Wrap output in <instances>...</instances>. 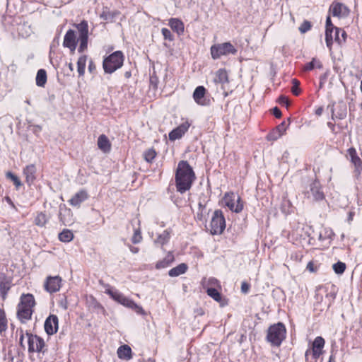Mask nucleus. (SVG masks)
Returning a JSON list of instances; mask_svg holds the SVG:
<instances>
[{
    "mask_svg": "<svg viewBox=\"0 0 362 362\" xmlns=\"http://www.w3.org/2000/svg\"><path fill=\"white\" fill-rule=\"evenodd\" d=\"M41 130H42L41 126H40V125H34L33 126V131L35 134H37V133L40 132Z\"/></svg>",
    "mask_w": 362,
    "mask_h": 362,
    "instance_id": "55",
    "label": "nucleus"
},
{
    "mask_svg": "<svg viewBox=\"0 0 362 362\" xmlns=\"http://www.w3.org/2000/svg\"><path fill=\"white\" fill-rule=\"evenodd\" d=\"M279 103L281 104V105H285L286 106H288L289 105V101H288V98H286V96L284 95H281L279 98Z\"/></svg>",
    "mask_w": 362,
    "mask_h": 362,
    "instance_id": "49",
    "label": "nucleus"
},
{
    "mask_svg": "<svg viewBox=\"0 0 362 362\" xmlns=\"http://www.w3.org/2000/svg\"><path fill=\"white\" fill-rule=\"evenodd\" d=\"M325 239V238L322 237V235L321 233H320L319 235V240H323Z\"/></svg>",
    "mask_w": 362,
    "mask_h": 362,
    "instance_id": "64",
    "label": "nucleus"
},
{
    "mask_svg": "<svg viewBox=\"0 0 362 362\" xmlns=\"http://www.w3.org/2000/svg\"><path fill=\"white\" fill-rule=\"evenodd\" d=\"M36 85L39 87H44L47 82V73L45 69L38 70L36 76Z\"/></svg>",
    "mask_w": 362,
    "mask_h": 362,
    "instance_id": "31",
    "label": "nucleus"
},
{
    "mask_svg": "<svg viewBox=\"0 0 362 362\" xmlns=\"http://www.w3.org/2000/svg\"><path fill=\"white\" fill-rule=\"evenodd\" d=\"M334 28L330 16H327L326 19L325 41L327 47L329 49H331L333 44L332 33L334 32Z\"/></svg>",
    "mask_w": 362,
    "mask_h": 362,
    "instance_id": "19",
    "label": "nucleus"
},
{
    "mask_svg": "<svg viewBox=\"0 0 362 362\" xmlns=\"http://www.w3.org/2000/svg\"><path fill=\"white\" fill-rule=\"evenodd\" d=\"M118 13L116 11H110L108 9H104L102 13L100 15V18L107 21H112L114 18L117 16Z\"/></svg>",
    "mask_w": 362,
    "mask_h": 362,
    "instance_id": "33",
    "label": "nucleus"
},
{
    "mask_svg": "<svg viewBox=\"0 0 362 362\" xmlns=\"http://www.w3.org/2000/svg\"><path fill=\"white\" fill-rule=\"evenodd\" d=\"M292 83H293V86H292V88H291L292 93L295 95H298L300 94V89L299 88L300 82L298 80H296V79H293L292 80Z\"/></svg>",
    "mask_w": 362,
    "mask_h": 362,
    "instance_id": "45",
    "label": "nucleus"
},
{
    "mask_svg": "<svg viewBox=\"0 0 362 362\" xmlns=\"http://www.w3.org/2000/svg\"><path fill=\"white\" fill-rule=\"evenodd\" d=\"M189 127L190 123L188 121H185L169 133V139L175 141L180 139L187 132Z\"/></svg>",
    "mask_w": 362,
    "mask_h": 362,
    "instance_id": "14",
    "label": "nucleus"
},
{
    "mask_svg": "<svg viewBox=\"0 0 362 362\" xmlns=\"http://www.w3.org/2000/svg\"><path fill=\"white\" fill-rule=\"evenodd\" d=\"M214 81L216 83H221V84L228 83V77L227 71L223 69H218L216 72L215 77L214 78Z\"/></svg>",
    "mask_w": 362,
    "mask_h": 362,
    "instance_id": "30",
    "label": "nucleus"
},
{
    "mask_svg": "<svg viewBox=\"0 0 362 362\" xmlns=\"http://www.w3.org/2000/svg\"><path fill=\"white\" fill-rule=\"evenodd\" d=\"M305 194L308 198L312 199L315 201L322 200L325 198V195L321 191L320 184L317 180L310 183L309 189L307 190Z\"/></svg>",
    "mask_w": 362,
    "mask_h": 362,
    "instance_id": "11",
    "label": "nucleus"
},
{
    "mask_svg": "<svg viewBox=\"0 0 362 362\" xmlns=\"http://www.w3.org/2000/svg\"><path fill=\"white\" fill-rule=\"evenodd\" d=\"M328 108L330 107L332 113V119H334V117L343 119L346 116V106L344 103H340L338 105L339 111L337 115L334 114V109L333 105H328Z\"/></svg>",
    "mask_w": 362,
    "mask_h": 362,
    "instance_id": "21",
    "label": "nucleus"
},
{
    "mask_svg": "<svg viewBox=\"0 0 362 362\" xmlns=\"http://www.w3.org/2000/svg\"><path fill=\"white\" fill-rule=\"evenodd\" d=\"M142 240V236L141 234V231L139 229H136L134 230V235L132 238V241L134 244H137L140 243Z\"/></svg>",
    "mask_w": 362,
    "mask_h": 362,
    "instance_id": "44",
    "label": "nucleus"
},
{
    "mask_svg": "<svg viewBox=\"0 0 362 362\" xmlns=\"http://www.w3.org/2000/svg\"><path fill=\"white\" fill-rule=\"evenodd\" d=\"M74 238L73 233L69 229H64L60 233H59V239L60 241L64 243H69Z\"/></svg>",
    "mask_w": 362,
    "mask_h": 362,
    "instance_id": "32",
    "label": "nucleus"
},
{
    "mask_svg": "<svg viewBox=\"0 0 362 362\" xmlns=\"http://www.w3.org/2000/svg\"><path fill=\"white\" fill-rule=\"evenodd\" d=\"M10 289V286L7 282H0V293L3 298H6V296Z\"/></svg>",
    "mask_w": 362,
    "mask_h": 362,
    "instance_id": "42",
    "label": "nucleus"
},
{
    "mask_svg": "<svg viewBox=\"0 0 362 362\" xmlns=\"http://www.w3.org/2000/svg\"><path fill=\"white\" fill-rule=\"evenodd\" d=\"M327 126L332 132H334L335 126L332 122H327Z\"/></svg>",
    "mask_w": 362,
    "mask_h": 362,
    "instance_id": "56",
    "label": "nucleus"
},
{
    "mask_svg": "<svg viewBox=\"0 0 362 362\" xmlns=\"http://www.w3.org/2000/svg\"><path fill=\"white\" fill-rule=\"evenodd\" d=\"M62 279L59 276H49L45 283V288L49 293H54L61 287Z\"/></svg>",
    "mask_w": 362,
    "mask_h": 362,
    "instance_id": "15",
    "label": "nucleus"
},
{
    "mask_svg": "<svg viewBox=\"0 0 362 362\" xmlns=\"http://www.w3.org/2000/svg\"><path fill=\"white\" fill-rule=\"evenodd\" d=\"M315 67H317L318 69H322V64L320 61L316 60V59L313 58L310 62L305 64V66L304 67V70L305 71H310V70L313 69Z\"/></svg>",
    "mask_w": 362,
    "mask_h": 362,
    "instance_id": "37",
    "label": "nucleus"
},
{
    "mask_svg": "<svg viewBox=\"0 0 362 362\" xmlns=\"http://www.w3.org/2000/svg\"><path fill=\"white\" fill-rule=\"evenodd\" d=\"M272 113L276 118H280L281 117V112L277 107L272 109Z\"/></svg>",
    "mask_w": 362,
    "mask_h": 362,
    "instance_id": "51",
    "label": "nucleus"
},
{
    "mask_svg": "<svg viewBox=\"0 0 362 362\" xmlns=\"http://www.w3.org/2000/svg\"><path fill=\"white\" fill-rule=\"evenodd\" d=\"M311 28V24L309 21H305L299 27L301 33H305Z\"/></svg>",
    "mask_w": 362,
    "mask_h": 362,
    "instance_id": "46",
    "label": "nucleus"
},
{
    "mask_svg": "<svg viewBox=\"0 0 362 362\" xmlns=\"http://www.w3.org/2000/svg\"><path fill=\"white\" fill-rule=\"evenodd\" d=\"M199 208L200 211H202L204 209V206L201 202H199Z\"/></svg>",
    "mask_w": 362,
    "mask_h": 362,
    "instance_id": "60",
    "label": "nucleus"
},
{
    "mask_svg": "<svg viewBox=\"0 0 362 362\" xmlns=\"http://www.w3.org/2000/svg\"><path fill=\"white\" fill-rule=\"evenodd\" d=\"M144 159L147 162L150 163L156 157V153L155 150H153L152 148H150V149H148V150H147L146 151L144 152Z\"/></svg>",
    "mask_w": 362,
    "mask_h": 362,
    "instance_id": "41",
    "label": "nucleus"
},
{
    "mask_svg": "<svg viewBox=\"0 0 362 362\" xmlns=\"http://www.w3.org/2000/svg\"><path fill=\"white\" fill-rule=\"evenodd\" d=\"M325 341L322 337H317L313 343L312 347L313 358L317 360L320 355L322 354V349L325 346Z\"/></svg>",
    "mask_w": 362,
    "mask_h": 362,
    "instance_id": "18",
    "label": "nucleus"
},
{
    "mask_svg": "<svg viewBox=\"0 0 362 362\" xmlns=\"http://www.w3.org/2000/svg\"><path fill=\"white\" fill-rule=\"evenodd\" d=\"M340 32H341V29L337 27L334 28V32L332 33L333 42H336V35L338 34V36H339Z\"/></svg>",
    "mask_w": 362,
    "mask_h": 362,
    "instance_id": "53",
    "label": "nucleus"
},
{
    "mask_svg": "<svg viewBox=\"0 0 362 362\" xmlns=\"http://www.w3.org/2000/svg\"><path fill=\"white\" fill-rule=\"evenodd\" d=\"M88 197L86 190L81 189L76 192L69 201V204L73 206H79L80 204L86 201Z\"/></svg>",
    "mask_w": 362,
    "mask_h": 362,
    "instance_id": "20",
    "label": "nucleus"
},
{
    "mask_svg": "<svg viewBox=\"0 0 362 362\" xmlns=\"http://www.w3.org/2000/svg\"><path fill=\"white\" fill-rule=\"evenodd\" d=\"M346 156L354 166V176L358 178L362 173V160L357 155L355 148H349Z\"/></svg>",
    "mask_w": 362,
    "mask_h": 362,
    "instance_id": "9",
    "label": "nucleus"
},
{
    "mask_svg": "<svg viewBox=\"0 0 362 362\" xmlns=\"http://www.w3.org/2000/svg\"><path fill=\"white\" fill-rule=\"evenodd\" d=\"M207 294L211 297L214 300H215L217 302H220L221 300V296L220 293L214 288H209L206 290Z\"/></svg>",
    "mask_w": 362,
    "mask_h": 362,
    "instance_id": "38",
    "label": "nucleus"
},
{
    "mask_svg": "<svg viewBox=\"0 0 362 362\" xmlns=\"http://www.w3.org/2000/svg\"><path fill=\"white\" fill-rule=\"evenodd\" d=\"M29 352H42L45 346L44 340L37 335L27 332Z\"/></svg>",
    "mask_w": 362,
    "mask_h": 362,
    "instance_id": "10",
    "label": "nucleus"
},
{
    "mask_svg": "<svg viewBox=\"0 0 362 362\" xmlns=\"http://www.w3.org/2000/svg\"><path fill=\"white\" fill-rule=\"evenodd\" d=\"M47 217L45 214L40 212L37 214L35 218V223L37 226L43 227L47 222Z\"/></svg>",
    "mask_w": 362,
    "mask_h": 362,
    "instance_id": "36",
    "label": "nucleus"
},
{
    "mask_svg": "<svg viewBox=\"0 0 362 362\" xmlns=\"http://www.w3.org/2000/svg\"><path fill=\"white\" fill-rule=\"evenodd\" d=\"M6 177L13 181L16 188H18L22 185V183L19 178L11 172L6 173Z\"/></svg>",
    "mask_w": 362,
    "mask_h": 362,
    "instance_id": "40",
    "label": "nucleus"
},
{
    "mask_svg": "<svg viewBox=\"0 0 362 362\" xmlns=\"http://www.w3.org/2000/svg\"><path fill=\"white\" fill-rule=\"evenodd\" d=\"M223 204L235 213L240 212L243 209V202L240 197L236 196L233 192H227L223 199Z\"/></svg>",
    "mask_w": 362,
    "mask_h": 362,
    "instance_id": "8",
    "label": "nucleus"
},
{
    "mask_svg": "<svg viewBox=\"0 0 362 362\" xmlns=\"http://www.w3.org/2000/svg\"><path fill=\"white\" fill-rule=\"evenodd\" d=\"M174 255L171 252H169L167 255L160 261H158L156 264L157 269H163L170 266L174 261Z\"/></svg>",
    "mask_w": 362,
    "mask_h": 362,
    "instance_id": "28",
    "label": "nucleus"
},
{
    "mask_svg": "<svg viewBox=\"0 0 362 362\" xmlns=\"http://www.w3.org/2000/svg\"><path fill=\"white\" fill-rule=\"evenodd\" d=\"M205 95L206 88L202 86H199L195 88L193 93V98L198 105L208 106L210 105L211 100Z\"/></svg>",
    "mask_w": 362,
    "mask_h": 362,
    "instance_id": "12",
    "label": "nucleus"
},
{
    "mask_svg": "<svg viewBox=\"0 0 362 362\" xmlns=\"http://www.w3.org/2000/svg\"><path fill=\"white\" fill-rule=\"evenodd\" d=\"M202 211H201L200 213H197V217L199 219H202Z\"/></svg>",
    "mask_w": 362,
    "mask_h": 362,
    "instance_id": "63",
    "label": "nucleus"
},
{
    "mask_svg": "<svg viewBox=\"0 0 362 362\" xmlns=\"http://www.w3.org/2000/svg\"><path fill=\"white\" fill-rule=\"evenodd\" d=\"M130 250L133 253H137L139 252V248L136 247H131Z\"/></svg>",
    "mask_w": 362,
    "mask_h": 362,
    "instance_id": "58",
    "label": "nucleus"
},
{
    "mask_svg": "<svg viewBox=\"0 0 362 362\" xmlns=\"http://www.w3.org/2000/svg\"><path fill=\"white\" fill-rule=\"evenodd\" d=\"M323 112V108L322 107H318L316 110H315V114L317 115H321L322 113Z\"/></svg>",
    "mask_w": 362,
    "mask_h": 362,
    "instance_id": "57",
    "label": "nucleus"
},
{
    "mask_svg": "<svg viewBox=\"0 0 362 362\" xmlns=\"http://www.w3.org/2000/svg\"><path fill=\"white\" fill-rule=\"evenodd\" d=\"M329 12L333 16L340 18L346 16L349 13V10L346 6L341 3H333L329 8Z\"/></svg>",
    "mask_w": 362,
    "mask_h": 362,
    "instance_id": "17",
    "label": "nucleus"
},
{
    "mask_svg": "<svg viewBox=\"0 0 362 362\" xmlns=\"http://www.w3.org/2000/svg\"><path fill=\"white\" fill-rule=\"evenodd\" d=\"M107 294L110 296V297L114 299L117 303L121 305L129 308L130 304L132 302V300L124 296L122 293L118 291L117 290H114L112 288H107L105 291Z\"/></svg>",
    "mask_w": 362,
    "mask_h": 362,
    "instance_id": "13",
    "label": "nucleus"
},
{
    "mask_svg": "<svg viewBox=\"0 0 362 362\" xmlns=\"http://www.w3.org/2000/svg\"><path fill=\"white\" fill-rule=\"evenodd\" d=\"M8 328V320L5 311L0 308V334L6 331Z\"/></svg>",
    "mask_w": 362,
    "mask_h": 362,
    "instance_id": "34",
    "label": "nucleus"
},
{
    "mask_svg": "<svg viewBox=\"0 0 362 362\" xmlns=\"http://www.w3.org/2000/svg\"><path fill=\"white\" fill-rule=\"evenodd\" d=\"M35 304V299L31 294H23L17 306V317L22 322L25 323L31 319L33 313V307Z\"/></svg>",
    "mask_w": 362,
    "mask_h": 362,
    "instance_id": "3",
    "label": "nucleus"
},
{
    "mask_svg": "<svg viewBox=\"0 0 362 362\" xmlns=\"http://www.w3.org/2000/svg\"><path fill=\"white\" fill-rule=\"evenodd\" d=\"M286 330L284 324L279 322L269 327L267 339L272 345L279 346L286 338Z\"/></svg>",
    "mask_w": 362,
    "mask_h": 362,
    "instance_id": "4",
    "label": "nucleus"
},
{
    "mask_svg": "<svg viewBox=\"0 0 362 362\" xmlns=\"http://www.w3.org/2000/svg\"><path fill=\"white\" fill-rule=\"evenodd\" d=\"M36 168L33 164L27 165L23 170L26 182L30 185L35 180Z\"/></svg>",
    "mask_w": 362,
    "mask_h": 362,
    "instance_id": "23",
    "label": "nucleus"
},
{
    "mask_svg": "<svg viewBox=\"0 0 362 362\" xmlns=\"http://www.w3.org/2000/svg\"><path fill=\"white\" fill-rule=\"evenodd\" d=\"M171 29L178 35H182L185 30L184 23L177 18H171L169 21Z\"/></svg>",
    "mask_w": 362,
    "mask_h": 362,
    "instance_id": "25",
    "label": "nucleus"
},
{
    "mask_svg": "<svg viewBox=\"0 0 362 362\" xmlns=\"http://www.w3.org/2000/svg\"><path fill=\"white\" fill-rule=\"evenodd\" d=\"M129 308H131V309L134 310L136 313H137L139 314H141V315H146V312L142 308V307H141L140 305H137L133 300H132V303L130 304Z\"/></svg>",
    "mask_w": 362,
    "mask_h": 362,
    "instance_id": "43",
    "label": "nucleus"
},
{
    "mask_svg": "<svg viewBox=\"0 0 362 362\" xmlns=\"http://www.w3.org/2000/svg\"><path fill=\"white\" fill-rule=\"evenodd\" d=\"M310 353V350L308 349L306 351H305V360L307 361L308 360V354Z\"/></svg>",
    "mask_w": 362,
    "mask_h": 362,
    "instance_id": "62",
    "label": "nucleus"
},
{
    "mask_svg": "<svg viewBox=\"0 0 362 362\" xmlns=\"http://www.w3.org/2000/svg\"><path fill=\"white\" fill-rule=\"evenodd\" d=\"M188 267L185 263H181L177 267L171 269L168 272V274L171 277L178 276L181 274H185L187 271Z\"/></svg>",
    "mask_w": 362,
    "mask_h": 362,
    "instance_id": "29",
    "label": "nucleus"
},
{
    "mask_svg": "<svg viewBox=\"0 0 362 362\" xmlns=\"http://www.w3.org/2000/svg\"><path fill=\"white\" fill-rule=\"evenodd\" d=\"M76 28L78 32V38L77 39L74 30H69L64 35L63 45L70 49L74 53L79 42L80 45L78 49V52H83L88 47V25L86 21H81L76 25Z\"/></svg>",
    "mask_w": 362,
    "mask_h": 362,
    "instance_id": "1",
    "label": "nucleus"
},
{
    "mask_svg": "<svg viewBox=\"0 0 362 362\" xmlns=\"http://www.w3.org/2000/svg\"><path fill=\"white\" fill-rule=\"evenodd\" d=\"M117 356L121 359L129 360L132 358V349L128 345H122L117 349Z\"/></svg>",
    "mask_w": 362,
    "mask_h": 362,
    "instance_id": "27",
    "label": "nucleus"
},
{
    "mask_svg": "<svg viewBox=\"0 0 362 362\" xmlns=\"http://www.w3.org/2000/svg\"><path fill=\"white\" fill-rule=\"evenodd\" d=\"M58 317L57 315H50L45 322V330L49 335H52L57 332Z\"/></svg>",
    "mask_w": 362,
    "mask_h": 362,
    "instance_id": "16",
    "label": "nucleus"
},
{
    "mask_svg": "<svg viewBox=\"0 0 362 362\" xmlns=\"http://www.w3.org/2000/svg\"><path fill=\"white\" fill-rule=\"evenodd\" d=\"M211 233L213 235L221 234L226 228V221L223 212L216 210L211 221Z\"/></svg>",
    "mask_w": 362,
    "mask_h": 362,
    "instance_id": "7",
    "label": "nucleus"
},
{
    "mask_svg": "<svg viewBox=\"0 0 362 362\" xmlns=\"http://www.w3.org/2000/svg\"><path fill=\"white\" fill-rule=\"evenodd\" d=\"M332 268L337 274H341L346 269V264L342 262H338L333 264Z\"/></svg>",
    "mask_w": 362,
    "mask_h": 362,
    "instance_id": "39",
    "label": "nucleus"
},
{
    "mask_svg": "<svg viewBox=\"0 0 362 362\" xmlns=\"http://www.w3.org/2000/svg\"><path fill=\"white\" fill-rule=\"evenodd\" d=\"M87 57L83 55L79 57L77 62V68L79 76H83L85 72Z\"/></svg>",
    "mask_w": 362,
    "mask_h": 362,
    "instance_id": "35",
    "label": "nucleus"
},
{
    "mask_svg": "<svg viewBox=\"0 0 362 362\" xmlns=\"http://www.w3.org/2000/svg\"><path fill=\"white\" fill-rule=\"evenodd\" d=\"M249 285L246 283V282H243L242 283V285H241V291L243 292V293H247L249 290Z\"/></svg>",
    "mask_w": 362,
    "mask_h": 362,
    "instance_id": "54",
    "label": "nucleus"
},
{
    "mask_svg": "<svg viewBox=\"0 0 362 362\" xmlns=\"http://www.w3.org/2000/svg\"><path fill=\"white\" fill-rule=\"evenodd\" d=\"M334 356L333 354H332L329 357V362H334Z\"/></svg>",
    "mask_w": 362,
    "mask_h": 362,
    "instance_id": "61",
    "label": "nucleus"
},
{
    "mask_svg": "<svg viewBox=\"0 0 362 362\" xmlns=\"http://www.w3.org/2000/svg\"><path fill=\"white\" fill-rule=\"evenodd\" d=\"M162 35L165 40H168L170 41L173 40V36L170 32V30L168 28H163L161 30Z\"/></svg>",
    "mask_w": 362,
    "mask_h": 362,
    "instance_id": "47",
    "label": "nucleus"
},
{
    "mask_svg": "<svg viewBox=\"0 0 362 362\" xmlns=\"http://www.w3.org/2000/svg\"><path fill=\"white\" fill-rule=\"evenodd\" d=\"M346 39V33L344 30H341V32H340L339 36H338V34L336 35V42H337L339 45H341V43L344 42Z\"/></svg>",
    "mask_w": 362,
    "mask_h": 362,
    "instance_id": "48",
    "label": "nucleus"
},
{
    "mask_svg": "<svg viewBox=\"0 0 362 362\" xmlns=\"http://www.w3.org/2000/svg\"><path fill=\"white\" fill-rule=\"evenodd\" d=\"M20 332V337H19V344L20 345L22 346V347H24V344H23V339H24V334H23V329H17L16 332Z\"/></svg>",
    "mask_w": 362,
    "mask_h": 362,
    "instance_id": "50",
    "label": "nucleus"
},
{
    "mask_svg": "<svg viewBox=\"0 0 362 362\" xmlns=\"http://www.w3.org/2000/svg\"><path fill=\"white\" fill-rule=\"evenodd\" d=\"M286 130V125L285 122H283L276 127V129L274 132L269 134L267 136V139L269 140L275 141L278 139L279 137H281L283 134H284Z\"/></svg>",
    "mask_w": 362,
    "mask_h": 362,
    "instance_id": "22",
    "label": "nucleus"
},
{
    "mask_svg": "<svg viewBox=\"0 0 362 362\" xmlns=\"http://www.w3.org/2000/svg\"><path fill=\"white\" fill-rule=\"evenodd\" d=\"M210 50L214 59H218L221 56L235 55L238 52L237 49L229 42L215 44L211 47Z\"/></svg>",
    "mask_w": 362,
    "mask_h": 362,
    "instance_id": "6",
    "label": "nucleus"
},
{
    "mask_svg": "<svg viewBox=\"0 0 362 362\" xmlns=\"http://www.w3.org/2000/svg\"><path fill=\"white\" fill-rule=\"evenodd\" d=\"M194 179V173L187 161H180L175 173L177 191L181 194L188 191L191 188Z\"/></svg>",
    "mask_w": 362,
    "mask_h": 362,
    "instance_id": "2",
    "label": "nucleus"
},
{
    "mask_svg": "<svg viewBox=\"0 0 362 362\" xmlns=\"http://www.w3.org/2000/svg\"><path fill=\"white\" fill-rule=\"evenodd\" d=\"M124 56L122 52L117 51L111 54L103 61V69L105 73L112 74L123 64Z\"/></svg>",
    "mask_w": 362,
    "mask_h": 362,
    "instance_id": "5",
    "label": "nucleus"
},
{
    "mask_svg": "<svg viewBox=\"0 0 362 362\" xmlns=\"http://www.w3.org/2000/svg\"><path fill=\"white\" fill-rule=\"evenodd\" d=\"M6 199L7 202H8L9 204H11L13 207H14V204H13V202L11 201V199L8 197H7L6 198Z\"/></svg>",
    "mask_w": 362,
    "mask_h": 362,
    "instance_id": "59",
    "label": "nucleus"
},
{
    "mask_svg": "<svg viewBox=\"0 0 362 362\" xmlns=\"http://www.w3.org/2000/svg\"><path fill=\"white\" fill-rule=\"evenodd\" d=\"M98 146L104 153H107L111 149V144L105 134H101L98 139Z\"/></svg>",
    "mask_w": 362,
    "mask_h": 362,
    "instance_id": "24",
    "label": "nucleus"
},
{
    "mask_svg": "<svg viewBox=\"0 0 362 362\" xmlns=\"http://www.w3.org/2000/svg\"><path fill=\"white\" fill-rule=\"evenodd\" d=\"M170 229L165 230L162 233L159 234L154 240L156 245L163 246L168 243L170 238Z\"/></svg>",
    "mask_w": 362,
    "mask_h": 362,
    "instance_id": "26",
    "label": "nucleus"
},
{
    "mask_svg": "<svg viewBox=\"0 0 362 362\" xmlns=\"http://www.w3.org/2000/svg\"><path fill=\"white\" fill-rule=\"evenodd\" d=\"M306 269L309 270L310 272H316L317 269L315 267L313 262H309L307 264Z\"/></svg>",
    "mask_w": 362,
    "mask_h": 362,
    "instance_id": "52",
    "label": "nucleus"
}]
</instances>
